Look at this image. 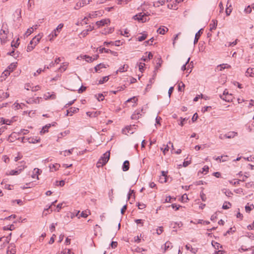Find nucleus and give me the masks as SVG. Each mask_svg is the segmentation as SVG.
<instances>
[{
	"label": "nucleus",
	"instance_id": "1",
	"mask_svg": "<svg viewBox=\"0 0 254 254\" xmlns=\"http://www.w3.org/2000/svg\"><path fill=\"white\" fill-rule=\"evenodd\" d=\"M9 34V30L7 28L6 25H2L0 30V39L1 43H6L8 40V35Z\"/></svg>",
	"mask_w": 254,
	"mask_h": 254
},
{
	"label": "nucleus",
	"instance_id": "2",
	"mask_svg": "<svg viewBox=\"0 0 254 254\" xmlns=\"http://www.w3.org/2000/svg\"><path fill=\"white\" fill-rule=\"evenodd\" d=\"M110 156V153L109 151H108L103 154V156L101 157L96 164L97 167L100 168L105 165L109 161Z\"/></svg>",
	"mask_w": 254,
	"mask_h": 254
},
{
	"label": "nucleus",
	"instance_id": "3",
	"mask_svg": "<svg viewBox=\"0 0 254 254\" xmlns=\"http://www.w3.org/2000/svg\"><path fill=\"white\" fill-rule=\"evenodd\" d=\"M90 1V0H81L80 1H78L76 3V5L74 7V9H78L85 5L89 4Z\"/></svg>",
	"mask_w": 254,
	"mask_h": 254
},
{
	"label": "nucleus",
	"instance_id": "4",
	"mask_svg": "<svg viewBox=\"0 0 254 254\" xmlns=\"http://www.w3.org/2000/svg\"><path fill=\"white\" fill-rule=\"evenodd\" d=\"M16 253L15 246L13 244H10L7 249V254H15Z\"/></svg>",
	"mask_w": 254,
	"mask_h": 254
},
{
	"label": "nucleus",
	"instance_id": "5",
	"mask_svg": "<svg viewBox=\"0 0 254 254\" xmlns=\"http://www.w3.org/2000/svg\"><path fill=\"white\" fill-rule=\"evenodd\" d=\"M110 23V20L109 19H102L100 21L96 22V24L99 27L101 26H104Z\"/></svg>",
	"mask_w": 254,
	"mask_h": 254
},
{
	"label": "nucleus",
	"instance_id": "6",
	"mask_svg": "<svg viewBox=\"0 0 254 254\" xmlns=\"http://www.w3.org/2000/svg\"><path fill=\"white\" fill-rule=\"evenodd\" d=\"M99 52L101 53H103V52H105V53H111V54L115 56H117L118 55L117 52L111 51V50H109V49H106L105 48H100Z\"/></svg>",
	"mask_w": 254,
	"mask_h": 254
},
{
	"label": "nucleus",
	"instance_id": "7",
	"mask_svg": "<svg viewBox=\"0 0 254 254\" xmlns=\"http://www.w3.org/2000/svg\"><path fill=\"white\" fill-rule=\"evenodd\" d=\"M41 38V37L40 36V35L36 36L30 41V44L34 45V46H36V45L39 42Z\"/></svg>",
	"mask_w": 254,
	"mask_h": 254
},
{
	"label": "nucleus",
	"instance_id": "8",
	"mask_svg": "<svg viewBox=\"0 0 254 254\" xmlns=\"http://www.w3.org/2000/svg\"><path fill=\"white\" fill-rule=\"evenodd\" d=\"M123 132L126 134H127L128 133L132 134L133 131L132 130V126H127L125 128L123 129Z\"/></svg>",
	"mask_w": 254,
	"mask_h": 254
},
{
	"label": "nucleus",
	"instance_id": "9",
	"mask_svg": "<svg viewBox=\"0 0 254 254\" xmlns=\"http://www.w3.org/2000/svg\"><path fill=\"white\" fill-rule=\"evenodd\" d=\"M237 135V132L234 131H230L224 135V137L227 138H232Z\"/></svg>",
	"mask_w": 254,
	"mask_h": 254
},
{
	"label": "nucleus",
	"instance_id": "10",
	"mask_svg": "<svg viewBox=\"0 0 254 254\" xmlns=\"http://www.w3.org/2000/svg\"><path fill=\"white\" fill-rule=\"evenodd\" d=\"M212 22L209 24L210 27V31H212L213 30H215L216 28L217 25V20L215 19H213L212 20Z\"/></svg>",
	"mask_w": 254,
	"mask_h": 254
},
{
	"label": "nucleus",
	"instance_id": "11",
	"mask_svg": "<svg viewBox=\"0 0 254 254\" xmlns=\"http://www.w3.org/2000/svg\"><path fill=\"white\" fill-rule=\"evenodd\" d=\"M101 114L100 111H96V112H87L86 114L90 117H96L98 116Z\"/></svg>",
	"mask_w": 254,
	"mask_h": 254
},
{
	"label": "nucleus",
	"instance_id": "12",
	"mask_svg": "<svg viewBox=\"0 0 254 254\" xmlns=\"http://www.w3.org/2000/svg\"><path fill=\"white\" fill-rule=\"evenodd\" d=\"M246 73V76L254 77V68H248Z\"/></svg>",
	"mask_w": 254,
	"mask_h": 254
},
{
	"label": "nucleus",
	"instance_id": "13",
	"mask_svg": "<svg viewBox=\"0 0 254 254\" xmlns=\"http://www.w3.org/2000/svg\"><path fill=\"white\" fill-rule=\"evenodd\" d=\"M129 168V162L128 161L126 160L123 163V167H122L123 170V171H125V172L127 171V170H128Z\"/></svg>",
	"mask_w": 254,
	"mask_h": 254
},
{
	"label": "nucleus",
	"instance_id": "14",
	"mask_svg": "<svg viewBox=\"0 0 254 254\" xmlns=\"http://www.w3.org/2000/svg\"><path fill=\"white\" fill-rule=\"evenodd\" d=\"M201 30L202 29H200L196 34L194 39V44H195L198 42V39L202 34Z\"/></svg>",
	"mask_w": 254,
	"mask_h": 254
},
{
	"label": "nucleus",
	"instance_id": "15",
	"mask_svg": "<svg viewBox=\"0 0 254 254\" xmlns=\"http://www.w3.org/2000/svg\"><path fill=\"white\" fill-rule=\"evenodd\" d=\"M141 115L140 114L139 111H135L131 116V118L132 120H137L140 117Z\"/></svg>",
	"mask_w": 254,
	"mask_h": 254
},
{
	"label": "nucleus",
	"instance_id": "16",
	"mask_svg": "<svg viewBox=\"0 0 254 254\" xmlns=\"http://www.w3.org/2000/svg\"><path fill=\"white\" fill-rule=\"evenodd\" d=\"M220 97L223 100H225L227 102H230V101H232V95L231 94H230V95H228V96H226L224 97H223V95H220Z\"/></svg>",
	"mask_w": 254,
	"mask_h": 254
},
{
	"label": "nucleus",
	"instance_id": "17",
	"mask_svg": "<svg viewBox=\"0 0 254 254\" xmlns=\"http://www.w3.org/2000/svg\"><path fill=\"white\" fill-rule=\"evenodd\" d=\"M168 30V29L165 26H163V28L160 27L157 30V32L160 34L164 35L165 32Z\"/></svg>",
	"mask_w": 254,
	"mask_h": 254
},
{
	"label": "nucleus",
	"instance_id": "18",
	"mask_svg": "<svg viewBox=\"0 0 254 254\" xmlns=\"http://www.w3.org/2000/svg\"><path fill=\"white\" fill-rule=\"evenodd\" d=\"M52 126L51 124H49L46 125L45 126L43 127L42 130L40 131V133H45L46 132H47L48 131V129Z\"/></svg>",
	"mask_w": 254,
	"mask_h": 254
},
{
	"label": "nucleus",
	"instance_id": "19",
	"mask_svg": "<svg viewBox=\"0 0 254 254\" xmlns=\"http://www.w3.org/2000/svg\"><path fill=\"white\" fill-rule=\"evenodd\" d=\"M12 121L8 119H4L3 118H0V123H1V125L6 124L9 125L11 123Z\"/></svg>",
	"mask_w": 254,
	"mask_h": 254
},
{
	"label": "nucleus",
	"instance_id": "20",
	"mask_svg": "<svg viewBox=\"0 0 254 254\" xmlns=\"http://www.w3.org/2000/svg\"><path fill=\"white\" fill-rule=\"evenodd\" d=\"M128 67V66L127 64H124L122 66H121L119 68V69L116 71V73H118V72L119 71V72H124L125 71H127V68Z\"/></svg>",
	"mask_w": 254,
	"mask_h": 254
},
{
	"label": "nucleus",
	"instance_id": "21",
	"mask_svg": "<svg viewBox=\"0 0 254 254\" xmlns=\"http://www.w3.org/2000/svg\"><path fill=\"white\" fill-rule=\"evenodd\" d=\"M79 109L78 108L75 107H71L69 109V111L70 113L69 116H71L74 113H77L78 112Z\"/></svg>",
	"mask_w": 254,
	"mask_h": 254
},
{
	"label": "nucleus",
	"instance_id": "22",
	"mask_svg": "<svg viewBox=\"0 0 254 254\" xmlns=\"http://www.w3.org/2000/svg\"><path fill=\"white\" fill-rule=\"evenodd\" d=\"M143 16V13L141 12V13H139L134 15L133 16V18L134 20H137L138 21L141 22Z\"/></svg>",
	"mask_w": 254,
	"mask_h": 254
},
{
	"label": "nucleus",
	"instance_id": "23",
	"mask_svg": "<svg viewBox=\"0 0 254 254\" xmlns=\"http://www.w3.org/2000/svg\"><path fill=\"white\" fill-rule=\"evenodd\" d=\"M102 68H106V66L104 64L100 63L97 64L95 67V70L96 72H98Z\"/></svg>",
	"mask_w": 254,
	"mask_h": 254
},
{
	"label": "nucleus",
	"instance_id": "24",
	"mask_svg": "<svg viewBox=\"0 0 254 254\" xmlns=\"http://www.w3.org/2000/svg\"><path fill=\"white\" fill-rule=\"evenodd\" d=\"M228 158V156L227 155L226 156H218L215 159L216 160H219L220 162H225L227 160L226 159Z\"/></svg>",
	"mask_w": 254,
	"mask_h": 254
},
{
	"label": "nucleus",
	"instance_id": "25",
	"mask_svg": "<svg viewBox=\"0 0 254 254\" xmlns=\"http://www.w3.org/2000/svg\"><path fill=\"white\" fill-rule=\"evenodd\" d=\"M16 65L14 63L11 64L8 67L7 69L10 72L13 71L16 68Z\"/></svg>",
	"mask_w": 254,
	"mask_h": 254
},
{
	"label": "nucleus",
	"instance_id": "26",
	"mask_svg": "<svg viewBox=\"0 0 254 254\" xmlns=\"http://www.w3.org/2000/svg\"><path fill=\"white\" fill-rule=\"evenodd\" d=\"M231 205L232 204L230 202L225 201L222 206V208L224 209H227L229 208L230 206H231Z\"/></svg>",
	"mask_w": 254,
	"mask_h": 254
},
{
	"label": "nucleus",
	"instance_id": "27",
	"mask_svg": "<svg viewBox=\"0 0 254 254\" xmlns=\"http://www.w3.org/2000/svg\"><path fill=\"white\" fill-rule=\"evenodd\" d=\"M83 59H85L88 63H92L93 61L92 57L88 55L83 56Z\"/></svg>",
	"mask_w": 254,
	"mask_h": 254
},
{
	"label": "nucleus",
	"instance_id": "28",
	"mask_svg": "<svg viewBox=\"0 0 254 254\" xmlns=\"http://www.w3.org/2000/svg\"><path fill=\"white\" fill-rule=\"evenodd\" d=\"M60 61H61V60H60V58H57V59L55 60V62H52L50 64H49V65L48 66L49 67V68H50V67H52V66H54V65H55V64H59V62H60Z\"/></svg>",
	"mask_w": 254,
	"mask_h": 254
},
{
	"label": "nucleus",
	"instance_id": "29",
	"mask_svg": "<svg viewBox=\"0 0 254 254\" xmlns=\"http://www.w3.org/2000/svg\"><path fill=\"white\" fill-rule=\"evenodd\" d=\"M108 80H109L108 76L103 77L99 81V84H103L104 83L107 82Z\"/></svg>",
	"mask_w": 254,
	"mask_h": 254
},
{
	"label": "nucleus",
	"instance_id": "30",
	"mask_svg": "<svg viewBox=\"0 0 254 254\" xmlns=\"http://www.w3.org/2000/svg\"><path fill=\"white\" fill-rule=\"evenodd\" d=\"M218 67H220V70L221 71V70H222L223 69H224L225 68H230L231 66L230 65H229V64H220L219 66H218Z\"/></svg>",
	"mask_w": 254,
	"mask_h": 254
},
{
	"label": "nucleus",
	"instance_id": "31",
	"mask_svg": "<svg viewBox=\"0 0 254 254\" xmlns=\"http://www.w3.org/2000/svg\"><path fill=\"white\" fill-rule=\"evenodd\" d=\"M164 246H165V251H166V250H168L169 249L172 248L173 247V246H172L171 243L169 241L166 242V243L164 244Z\"/></svg>",
	"mask_w": 254,
	"mask_h": 254
},
{
	"label": "nucleus",
	"instance_id": "32",
	"mask_svg": "<svg viewBox=\"0 0 254 254\" xmlns=\"http://www.w3.org/2000/svg\"><path fill=\"white\" fill-rule=\"evenodd\" d=\"M22 169H20L18 170L15 171V170H11L9 172L10 175H16L19 174L22 171Z\"/></svg>",
	"mask_w": 254,
	"mask_h": 254
},
{
	"label": "nucleus",
	"instance_id": "33",
	"mask_svg": "<svg viewBox=\"0 0 254 254\" xmlns=\"http://www.w3.org/2000/svg\"><path fill=\"white\" fill-rule=\"evenodd\" d=\"M212 245L214 247L215 249L218 250L219 248H221L222 246H220V244L216 242L212 241Z\"/></svg>",
	"mask_w": 254,
	"mask_h": 254
},
{
	"label": "nucleus",
	"instance_id": "34",
	"mask_svg": "<svg viewBox=\"0 0 254 254\" xmlns=\"http://www.w3.org/2000/svg\"><path fill=\"white\" fill-rule=\"evenodd\" d=\"M186 248L187 250H190V252L193 254H196V253L197 252L196 249H193L192 247H190L188 245L186 246Z\"/></svg>",
	"mask_w": 254,
	"mask_h": 254
},
{
	"label": "nucleus",
	"instance_id": "35",
	"mask_svg": "<svg viewBox=\"0 0 254 254\" xmlns=\"http://www.w3.org/2000/svg\"><path fill=\"white\" fill-rule=\"evenodd\" d=\"M60 167V165L59 164H53L52 166V167H50V169L52 170V171H57L59 169V168Z\"/></svg>",
	"mask_w": 254,
	"mask_h": 254
},
{
	"label": "nucleus",
	"instance_id": "36",
	"mask_svg": "<svg viewBox=\"0 0 254 254\" xmlns=\"http://www.w3.org/2000/svg\"><path fill=\"white\" fill-rule=\"evenodd\" d=\"M19 40V38L17 39L16 42H14L13 41L11 43V46L12 47H15L17 48L18 46L19 45V43L18 42V41Z\"/></svg>",
	"mask_w": 254,
	"mask_h": 254
},
{
	"label": "nucleus",
	"instance_id": "37",
	"mask_svg": "<svg viewBox=\"0 0 254 254\" xmlns=\"http://www.w3.org/2000/svg\"><path fill=\"white\" fill-rule=\"evenodd\" d=\"M148 15L145 13H143V16L141 20V22H145L149 20V18H147Z\"/></svg>",
	"mask_w": 254,
	"mask_h": 254
},
{
	"label": "nucleus",
	"instance_id": "38",
	"mask_svg": "<svg viewBox=\"0 0 254 254\" xmlns=\"http://www.w3.org/2000/svg\"><path fill=\"white\" fill-rule=\"evenodd\" d=\"M40 138H39L38 139L34 138H29V142H31L33 143H36L39 142L40 141Z\"/></svg>",
	"mask_w": 254,
	"mask_h": 254
},
{
	"label": "nucleus",
	"instance_id": "39",
	"mask_svg": "<svg viewBox=\"0 0 254 254\" xmlns=\"http://www.w3.org/2000/svg\"><path fill=\"white\" fill-rule=\"evenodd\" d=\"M190 60V58H189V59H188V60H187V62L185 63V64H184L182 66V67L181 68L182 70L184 71L185 70H189V68H187V64L189 63Z\"/></svg>",
	"mask_w": 254,
	"mask_h": 254
},
{
	"label": "nucleus",
	"instance_id": "40",
	"mask_svg": "<svg viewBox=\"0 0 254 254\" xmlns=\"http://www.w3.org/2000/svg\"><path fill=\"white\" fill-rule=\"evenodd\" d=\"M10 70L6 69L2 72L1 76L2 77H6L10 74Z\"/></svg>",
	"mask_w": 254,
	"mask_h": 254
},
{
	"label": "nucleus",
	"instance_id": "41",
	"mask_svg": "<svg viewBox=\"0 0 254 254\" xmlns=\"http://www.w3.org/2000/svg\"><path fill=\"white\" fill-rule=\"evenodd\" d=\"M131 0H117V3L118 4H122L123 3L127 4Z\"/></svg>",
	"mask_w": 254,
	"mask_h": 254
},
{
	"label": "nucleus",
	"instance_id": "42",
	"mask_svg": "<svg viewBox=\"0 0 254 254\" xmlns=\"http://www.w3.org/2000/svg\"><path fill=\"white\" fill-rule=\"evenodd\" d=\"M145 64L144 63H140L138 64V66H139V70L140 72H142L144 70V67L145 66Z\"/></svg>",
	"mask_w": 254,
	"mask_h": 254
},
{
	"label": "nucleus",
	"instance_id": "43",
	"mask_svg": "<svg viewBox=\"0 0 254 254\" xmlns=\"http://www.w3.org/2000/svg\"><path fill=\"white\" fill-rule=\"evenodd\" d=\"M14 229V226L13 225H10V226H4L3 227V230H12Z\"/></svg>",
	"mask_w": 254,
	"mask_h": 254
},
{
	"label": "nucleus",
	"instance_id": "44",
	"mask_svg": "<svg viewBox=\"0 0 254 254\" xmlns=\"http://www.w3.org/2000/svg\"><path fill=\"white\" fill-rule=\"evenodd\" d=\"M35 46H34V45H31L30 43L27 47V51L28 52L31 51L35 48Z\"/></svg>",
	"mask_w": 254,
	"mask_h": 254
},
{
	"label": "nucleus",
	"instance_id": "45",
	"mask_svg": "<svg viewBox=\"0 0 254 254\" xmlns=\"http://www.w3.org/2000/svg\"><path fill=\"white\" fill-rule=\"evenodd\" d=\"M147 35L146 34H142L141 36L138 38V40L140 42L144 40L147 38Z\"/></svg>",
	"mask_w": 254,
	"mask_h": 254
},
{
	"label": "nucleus",
	"instance_id": "46",
	"mask_svg": "<svg viewBox=\"0 0 254 254\" xmlns=\"http://www.w3.org/2000/svg\"><path fill=\"white\" fill-rule=\"evenodd\" d=\"M34 31V28L33 27H30V28L28 29L27 31L26 32L25 34L27 35V36L30 35L32 33H33Z\"/></svg>",
	"mask_w": 254,
	"mask_h": 254
},
{
	"label": "nucleus",
	"instance_id": "47",
	"mask_svg": "<svg viewBox=\"0 0 254 254\" xmlns=\"http://www.w3.org/2000/svg\"><path fill=\"white\" fill-rule=\"evenodd\" d=\"M200 196L201 200L203 201H205L206 200V195L202 191L200 192Z\"/></svg>",
	"mask_w": 254,
	"mask_h": 254
},
{
	"label": "nucleus",
	"instance_id": "48",
	"mask_svg": "<svg viewBox=\"0 0 254 254\" xmlns=\"http://www.w3.org/2000/svg\"><path fill=\"white\" fill-rule=\"evenodd\" d=\"M182 88H185V84L182 82H181L180 83H179L178 90L179 91H182Z\"/></svg>",
	"mask_w": 254,
	"mask_h": 254
},
{
	"label": "nucleus",
	"instance_id": "49",
	"mask_svg": "<svg viewBox=\"0 0 254 254\" xmlns=\"http://www.w3.org/2000/svg\"><path fill=\"white\" fill-rule=\"evenodd\" d=\"M97 99L99 101H103L104 99V96L102 94H98Z\"/></svg>",
	"mask_w": 254,
	"mask_h": 254
},
{
	"label": "nucleus",
	"instance_id": "50",
	"mask_svg": "<svg viewBox=\"0 0 254 254\" xmlns=\"http://www.w3.org/2000/svg\"><path fill=\"white\" fill-rule=\"evenodd\" d=\"M88 19L86 17H85L81 21L80 24L82 25L84 24H87L88 23Z\"/></svg>",
	"mask_w": 254,
	"mask_h": 254
},
{
	"label": "nucleus",
	"instance_id": "51",
	"mask_svg": "<svg viewBox=\"0 0 254 254\" xmlns=\"http://www.w3.org/2000/svg\"><path fill=\"white\" fill-rule=\"evenodd\" d=\"M161 173H162V176H163L164 177V182H166V181H167V172H165V171H162Z\"/></svg>",
	"mask_w": 254,
	"mask_h": 254
},
{
	"label": "nucleus",
	"instance_id": "52",
	"mask_svg": "<svg viewBox=\"0 0 254 254\" xmlns=\"http://www.w3.org/2000/svg\"><path fill=\"white\" fill-rule=\"evenodd\" d=\"M137 206L139 209H143L146 207V205L144 203H138Z\"/></svg>",
	"mask_w": 254,
	"mask_h": 254
},
{
	"label": "nucleus",
	"instance_id": "53",
	"mask_svg": "<svg viewBox=\"0 0 254 254\" xmlns=\"http://www.w3.org/2000/svg\"><path fill=\"white\" fill-rule=\"evenodd\" d=\"M171 206L173 208L175 209L176 210H177L181 207V205H177L176 204L174 203L171 205Z\"/></svg>",
	"mask_w": 254,
	"mask_h": 254
},
{
	"label": "nucleus",
	"instance_id": "54",
	"mask_svg": "<svg viewBox=\"0 0 254 254\" xmlns=\"http://www.w3.org/2000/svg\"><path fill=\"white\" fill-rule=\"evenodd\" d=\"M56 98V95L55 94H52L50 95V97H47L46 99H55Z\"/></svg>",
	"mask_w": 254,
	"mask_h": 254
},
{
	"label": "nucleus",
	"instance_id": "55",
	"mask_svg": "<svg viewBox=\"0 0 254 254\" xmlns=\"http://www.w3.org/2000/svg\"><path fill=\"white\" fill-rule=\"evenodd\" d=\"M238 39H236L235 41L233 42H229L228 44V47L233 46L236 45L237 44Z\"/></svg>",
	"mask_w": 254,
	"mask_h": 254
},
{
	"label": "nucleus",
	"instance_id": "56",
	"mask_svg": "<svg viewBox=\"0 0 254 254\" xmlns=\"http://www.w3.org/2000/svg\"><path fill=\"white\" fill-rule=\"evenodd\" d=\"M224 193L227 196H229V197L231 196V195L233 194V193L229 190H226L224 192Z\"/></svg>",
	"mask_w": 254,
	"mask_h": 254
},
{
	"label": "nucleus",
	"instance_id": "57",
	"mask_svg": "<svg viewBox=\"0 0 254 254\" xmlns=\"http://www.w3.org/2000/svg\"><path fill=\"white\" fill-rule=\"evenodd\" d=\"M118 246V243L117 242H112L111 244V246L112 248L115 249Z\"/></svg>",
	"mask_w": 254,
	"mask_h": 254
},
{
	"label": "nucleus",
	"instance_id": "58",
	"mask_svg": "<svg viewBox=\"0 0 254 254\" xmlns=\"http://www.w3.org/2000/svg\"><path fill=\"white\" fill-rule=\"evenodd\" d=\"M88 34V31H87V30H83L81 33V35H82L83 37H85Z\"/></svg>",
	"mask_w": 254,
	"mask_h": 254
},
{
	"label": "nucleus",
	"instance_id": "59",
	"mask_svg": "<svg viewBox=\"0 0 254 254\" xmlns=\"http://www.w3.org/2000/svg\"><path fill=\"white\" fill-rule=\"evenodd\" d=\"M197 118H198V115H197V114L196 113H195L193 115L191 120H192V122H194V121H196Z\"/></svg>",
	"mask_w": 254,
	"mask_h": 254
},
{
	"label": "nucleus",
	"instance_id": "60",
	"mask_svg": "<svg viewBox=\"0 0 254 254\" xmlns=\"http://www.w3.org/2000/svg\"><path fill=\"white\" fill-rule=\"evenodd\" d=\"M88 214L86 213V212L82 211L81 213L80 216L78 217V218H80V217L86 218L88 216Z\"/></svg>",
	"mask_w": 254,
	"mask_h": 254
},
{
	"label": "nucleus",
	"instance_id": "61",
	"mask_svg": "<svg viewBox=\"0 0 254 254\" xmlns=\"http://www.w3.org/2000/svg\"><path fill=\"white\" fill-rule=\"evenodd\" d=\"M127 205H125L121 209V212L122 214H124L125 213V212L126 211V210H127Z\"/></svg>",
	"mask_w": 254,
	"mask_h": 254
},
{
	"label": "nucleus",
	"instance_id": "62",
	"mask_svg": "<svg viewBox=\"0 0 254 254\" xmlns=\"http://www.w3.org/2000/svg\"><path fill=\"white\" fill-rule=\"evenodd\" d=\"M163 231V227H160L159 229L157 230V234L158 235H160Z\"/></svg>",
	"mask_w": 254,
	"mask_h": 254
},
{
	"label": "nucleus",
	"instance_id": "63",
	"mask_svg": "<svg viewBox=\"0 0 254 254\" xmlns=\"http://www.w3.org/2000/svg\"><path fill=\"white\" fill-rule=\"evenodd\" d=\"M75 101V100H72V101H71L69 102L68 103H67V104L64 106V108H67L68 106H70V105H72V104L74 103V101Z\"/></svg>",
	"mask_w": 254,
	"mask_h": 254
},
{
	"label": "nucleus",
	"instance_id": "64",
	"mask_svg": "<svg viewBox=\"0 0 254 254\" xmlns=\"http://www.w3.org/2000/svg\"><path fill=\"white\" fill-rule=\"evenodd\" d=\"M245 11L246 12L250 13L252 11V8L250 6H248L247 8H245Z\"/></svg>",
	"mask_w": 254,
	"mask_h": 254
}]
</instances>
